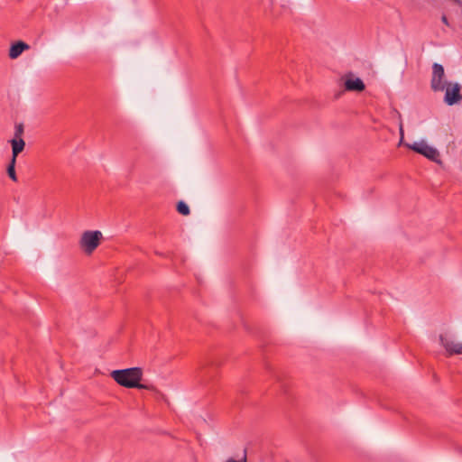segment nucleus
I'll list each match as a JSON object with an SVG mask.
<instances>
[{"mask_svg":"<svg viewBox=\"0 0 462 462\" xmlns=\"http://www.w3.org/2000/svg\"><path fill=\"white\" fill-rule=\"evenodd\" d=\"M111 377L121 386L125 388H138L152 390L153 386L141 383L143 370L140 367L114 370Z\"/></svg>","mask_w":462,"mask_h":462,"instance_id":"f257e3e1","label":"nucleus"},{"mask_svg":"<svg viewBox=\"0 0 462 462\" xmlns=\"http://www.w3.org/2000/svg\"><path fill=\"white\" fill-rule=\"evenodd\" d=\"M103 235L100 231H85L81 235L79 240V246L83 252L87 254H91L99 245Z\"/></svg>","mask_w":462,"mask_h":462,"instance_id":"f03ea898","label":"nucleus"},{"mask_svg":"<svg viewBox=\"0 0 462 462\" xmlns=\"http://www.w3.org/2000/svg\"><path fill=\"white\" fill-rule=\"evenodd\" d=\"M406 146L409 149L414 151L417 153L423 155L427 159H429L436 163H441L439 152L436 148L429 145L427 143V142L424 140H421L420 142H415L411 144L407 143Z\"/></svg>","mask_w":462,"mask_h":462,"instance_id":"7ed1b4c3","label":"nucleus"},{"mask_svg":"<svg viewBox=\"0 0 462 462\" xmlns=\"http://www.w3.org/2000/svg\"><path fill=\"white\" fill-rule=\"evenodd\" d=\"M445 70L441 64L433 63L432 65V77L430 80V88L433 91H443L446 84L448 82L444 80Z\"/></svg>","mask_w":462,"mask_h":462,"instance_id":"20e7f679","label":"nucleus"},{"mask_svg":"<svg viewBox=\"0 0 462 462\" xmlns=\"http://www.w3.org/2000/svg\"><path fill=\"white\" fill-rule=\"evenodd\" d=\"M444 102L448 106H453L462 100L461 86L459 83L448 82L445 88Z\"/></svg>","mask_w":462,"mask_h":462,"instance_id":"39448f33","label":"nucleus"},{"mask_svg":"<svg viewBox=\"0 0 462 462\" xmlns=\"http://www.w3.org/2000/svg\"><path fill=\"white\" fill-rule=\"evenodd\" d=\"M439 342L447 351L448 356L462 355V343L455 342L443 335L439 336Z\"/></svg>","mask_w":462,"mask_h":462,"instance_id":"423d86ee","label":"nucleus"},{"mask_svg":"<svg viewBox=\"0 0 462 462\" xmlns=\"http://www.w3.org/2000/svg\"><path fill=\"white\" fill-rule=\"evenodd\" d=\"M345 88L348 91L361 92L365 89V86L363 80L359 78H348L345 81Z\"/></svg>","mask_w":462,"mask_h":462,"instance_id":"0eeeda50","label":"nucleus"},{"mask_svg":"<svg viewBox=\"0 0 462 462\" xmlns=\"http://www.w3.org/2000/svg\"><path fill=\"white\" fill-rule=\"evenodd\" d=\"M29 49V45L23 42H17L11 45L9 50V57L11 59L18 58L22 52L25 50Z\"/></svg>","mask_w":462,"mask_h":462,"instance_id":"6e6552de","label":"nucleus"},{"mask_svg":"<svg viewBox=\"0 0 462 462\" xmlns=\"http://www.w3.org/2000/svg\"><path fill=\"white\" fill-rule=\"evenodd\" d=\"M11 143H12V152H13L12 158H14V160L16 161L18 154L20 152H22L24 149L25 142L22 138H20V139L14 138L11 141Z\"/></svg>","mask_w":462,"mask_h":462,"instance_id":"1a4fd4ad","label":"nucleus"},{"mask_svg":"<svg viewBox=\"0 0 462 462\" xmlns=\"http://www.w3.org/2000/svg\"><path fill=\"white\" fill-rule=\"evenodd\" d=\"M15 162H16V161L14 160V158H12V160L7 167V174L10 177V179L13 180L14 181H17V176H16L15 169H14Z\"/></svg>","mask_w":462,"mask_h":462,"instance_id":"9d476101","label":"nucleus"},{"mask_svg":"<svg viewBox=\"0 0 462 462\" xmlns=\"http://www.w3.org/2000/svg\"><path fill=\"white\" fill-rule=\"evenodd\" d=\"M177 211L183 216H188L190 213L189 206L184 201L178 202Z\"/></svg>","mask_w":462,"mask_h":462,"instance_id":"9b49d317","label":"nucleus"},{"mask_svg":"<svg viewBox=\"0 0 462 462\" xmlns=\"http://www.w3.org/2000/svg\"><path fill=\"white\" fill-rule=\"evenodd\" d=\"M23 134V125L22 124H18L15 125L14 138L20 139Z\"/></svg>","mask_w":462,"mask_h":462,"instance_id":"f8f14e48","label":"nucleus"},{"mask_svg":"<svg viewBox=\"0 0 462 462\" xmlns=\"http://www.w3.org/2000/svg\"><path fill=\"white\" fill-rule=\"evenodd\" d=\"M226 462H246V450H244L243 457L239 460H236L234 458H229Z\"/></svg>","mask_w":462,"mask_h":462,"instance_id":"ddd939ff","label":"nucleus"},{"mask_svg":"<svg viewBox=\"0 0 462 462\" xmlns=\"http://www.w3.org/2000/svg\"><path fill=\"white\" fill-rule=\"evenodd\" d=\"M441 21H442L443 23H445L446 25L449 26V23H448V18H447V16L445 14L442 15Z\"/></svg>","mask_w":462,"mask_h":462,"instance_id":"4468645a","label":"nucleus"},{"mask_svg":"<svg viewBox=\"0 0 462 462\" xmlns=\"http://www.w3.org/2000/svg\"><path fill=\"white\" fill-rule=\"evenodd\" d=\"M400 134H401V140H400V143L402 142V139H403V128H402V124L400 125Z\"/></svg>","mask_w":462,"mask_h":462,"instance_id":"2eb2a0df","label":"nucleus"}]
</instances>
